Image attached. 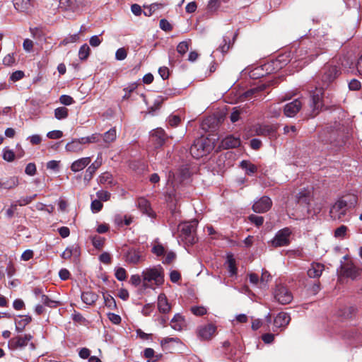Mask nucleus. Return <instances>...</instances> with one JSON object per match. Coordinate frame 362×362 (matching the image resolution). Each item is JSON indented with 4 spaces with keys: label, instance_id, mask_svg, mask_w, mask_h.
Returning a JSON list of instances; mask_svg holds the SVG:
<instances>
[{
    "label": "nucleus",
    "instance_id": "42",
    "mask_svg": "<svg viewBox=\"0 0 362 362\" xmlns=\"http://www.w3.org/2000/svg\"><path fill=\"white\" fill-rule=\"evenodd\" d=\"M83 6L84 0H71L69 10L75 12L78 11Z\"/></svg>",
    "mask_w": 362,
    "mask_h": 362
},
{
    "label": "nucleus",
    "instance_id": "24",
    "mask_svg": "<svg viewBox=\"0 0 362 362\" xmlns=\"http://www.w3.org/2000/svg\"><path fill=\"white\" fill-rule=\"evenodd\" d=\"M158 308L160 313L164 314L169 313L171 310V306L164 293L159 294L158 297Z\"/></svg>",
    "mask_w": 362,
    "mask_h": 362
},
{
    "label": "nucleus",
    "instance_id": "50",
    "mask_svg": "<svg viewBox=\"0 0 362 362\" xmlns=\"http://www.w3.org/2000/svg\"><path fill=\"white\" fill-rule=\"evenodd\" d=\"M37 197V194H34L33 196H27L25 197H21L20 199H18L17 202L18 206H25L28 204H30V202H33V200H34L35 199V197Z\"/></svg>",
    "mask_w": 362,
    "mask_h": 362
},
{
    "label": "nucleus",
    "instance_id": "57",
    "mask_svg": "<svg viewBox=\"0 0 362 362\" xmlns=\"http://www.w3.org/2000/svg\"><path fill=\"white\" fill-rule=\"evenodd\" d=\"M25 76V74L23 71H16L10 76V80L16 82L22 79Z\"/></svg>",
    "mask_w": 362,
    "mask_h": 362
},
{
    "label": "nucleus",
    "instance_id": "12",
    "mask_svg": "<svg viewBox=\"0 0 362 362\" xmlns=\"http://www.w3.org/2000/svg\"><path fill=\"white\" fill-rule=\"evenodd\" d=\"M33 339V336L30 334L24 336L18 335L11 339L8 345L11 349H22L28 345V342Z\"/></svg>",
    "mask_w": 362,
    "mask_h": 362
},
{
    "label": "nucleus",
    "instance_id": "59",
    "mask_svg": "<svg viewBox=\"0 0 362 362\" xmlns=\"http://www.w3.org/2000/svg\"><path fill=\"white\" fill-rule=\"evenodd\" d=\"M59 102L65 105H70L74 103V99L67 95H62L59 98Z\"/></svg>",
    "mask_w": 362,
    "mask_h": 362
},
{
    "label": "nucleus",
    "instance_id": "62",
    "mask_svg": "<svg viewBox=\"0 0 362 362\" xmlns=\"http://www.w3.org/2000/svg\"><path fill=\"white\" fill-rule=\"evenodd\" d=\"M25 173L30 176L34 175L36 173L35 164L33 163H28L25 167Z\"/></svg>",
    "mask_w": 362,
    "mask_h": 362
},
{
    "label": "nucleus",
    "instance_id": "58",
    "mask_svg": "<svg viewBox=\"0 0 362 362\" xmlns=\"http://www.w3.org/2000/svg\"><path fill=\"white\" fill-rule=\"evenodd\" d=\"M16 62L14 55L13 54H8L4 59H3V64L5 66H12Z\"/></svg>",
    "mask_w": 362,
    "mask_h": 362
},
{
    "label": "nucleus",
    "instance_id": "7",
    "mask_svg": "<svg viewBox=\"0 0 362 362\" xmlns=\"http://www.w3.org/2000/svg\"><path fill=\"white\" fill-rule=\"evenodd\" d=\"M292 231L289 228L279 230L271 240V245L274 247L287 246L290 244V237Z\"/></svg>",
    "mask_w": 362,
    "mask_h": 362
},
{
    "label": "nucleus",
    "instance_id": "10",
    "mask_svg": "<svg viewBox=\"0 0 362 362\" xmlns=\"http://www.w3.org/2000/svg\"><path fill=\"white\" fill-rule=\"evenodd\" d=\"M272 206V199L267 196H263L254 203L252 209L255 213L262 214L268 211Z\"/></svg>",
    "mask_w": 362,
    "mask_h": 362
},
{
    "label": "nucleus",
    "instance_id": "39",
    "mask_svg": "<svg viewBox=\"0 0 362 362\" xmlns=\"http://www.w3.org/2000/svg\"><path fill=\"white\" fill-rule=\"evenodd\" d=\"M90 49L87 44L83 45L78 51V57L81 60H86L90 54Z\"/></svg>",
    "mask_w": 362,
    "mask_h": 362
},
{
    "label": "nucleus",
    "instance_id": "55",
    "mask_svg": "<svg viewBox=\"0 0 362 362\" xmlns=\"http://www.w3.org/2000/svg\"><path fill=\"white\" fill-rule=\"evenodd\" d=\"M115 276L117 279V280H119V281L125 280L127 278L126 270L122 267H119V268L117 269V270L115 272Z\"/></svg>",
    "mask_w": 362,
    "mask_h": 362
},
{
    "label": "nucleus",
    "instance_id": "13",
    "mask_svg": "<svg viewBox=\"0 0 362 362\" xmlns=\"http://www.w3.org/2000/svg\"><path fill=\"white\" fill-rule=\"evenodd\" d=\"M126 262L132 264H137L144 260L141 252L139 249L130 248L124 255Z\"/></svg>",
    "mask_w": 362,
    "mask_h": 362
},
{
    "label": "nucleus",
    "instance_id": "18",
    "mask_svg": "<svg viewBox=\"0 0 362 362\" xmlns=\"http://www.w3.org/2000/svg\"><path fill=\"white\" fill-rule=\"evenodd\" d=\"M216 327L212 324L200 327L198 329V337L202 340L210 339L214 334Z\"/></svg>",
    "mask_w": 362,
    "mask_h": 362
},
{
    "label": "nucleus",
    "instance_id": "8",
    "mask_svg": "<svg viewBox=\"0 0 362 362\" xmlns=\"http://www.w3.org/2000/svg\"><path fill=\"white\" fill-rule=\"evenodd\" d=\"M324 86L321 88H316L310 93L311 97V106L313 107V117L317 115L319 112V110L322 107V95Z\"/></svg>",
    "mask_w": 362,
    "mask_h": 362
},
{
    "label": "nucleus",
    "instance_id": "54",
    "mask_svg": "<svg viewBox=\"0 0 362 362\" xmlns=\"http://www.w3.org/2000/svg\"><path fill=\"white\" fill-rule=\"evenodd\" d=\"M96 195L98 198V200L106 202L110 199V193L107 191L105 190H100L96 193Z\"/></svg>",
    "mask_w": 362,
    "mask_h": 362
},
{
    "label": "nucleus",
    "instance_id": "1",
    "mask_svg": "<svg viewBox=\"0 0 362 362\" xmlns=\"http://www.w3.org/2000/svg\"><path fill=\"white\" fill-rule=\"evenodd\" d=\"M343 125L338 122L334 124L327 125L319 135V138L322 143L332 144L337 142V136L342 132Z\"/></svg>",
    "mask_w": 362,
    "mask_h": 362
},
{
    "label": "nucleus",
    "instance_id": "63",
    "mask_svg": "<svg viewBox=\"0 0 362 362\" xmlns=\"http://www.w3.org/2000/svg\"><path fill=\"white\" fill-rule=\"evenodd\" d=\"M152 252L157 256H161L165 253V248L162 245L158 244L153 246Z\"/></svg>",
    "mask_w": 362,
    "mask_h": 362
},
{
    "label": "nucleus",
    "instance_id": "17",
    "mask_svg": "<svg viewBox=\"0 0 362 362\" xmlns=\"http://www.w3.org/2000/svg\"><path fill=\"white\" fill-rule=\"evenodd\" d=\"M276 127L274 125H257L255 127V132L258 136L275 137Z\"/></svg>",
    "mask_w": 362,
    "mask_h": 362
},
{
    "label": "nucleus",
    "instance_id": "43",
    "mask_svg": "<svg viewBox=\"0 0 362 362\" xmlns=\"http://www.w3.org/2000/svg\"><path fill=\"white\" fill-rule=\"evenodd\" d=\"M101 134H93L90 136L82 137V142L85 144H90V143H97L101 139Z\"/></svg>",
    "mask_w": 362,
    "mask_h": 362
},
{
    "label": "nucleus",
    "instance_id": "14",
    "mask_svg": "<svg viewBox=\"0 0 362 362\" xmlns=\"http://www.w3.org/2000/svg\"><path fill=\"white\" fill-rule=\"evenodd\" d=\"M103 159L101 153L98 155L96 160L90 164L86 170V173L83 177L84 181H87L88 182L92 180L94 174L97 171V170L102 165Z\"/></svg>",
    "mask_w": 362,
    "mask_h": 362
},
{
    "label": "nucleus",
    "instance_id": "20",
    "mask_svg": "<svg viewBox=\"0 0 362 362\" xmlns=\"http://www.w3.org/2000/svg\"><path fill=\"white\" fill-rule=\"evenodd\" d=\"M91 162L90 157H83L74 161L71 165V170L74 173L81 171L86 168Z\"/></svg>",
    "mask_w": 362,
    "mask_h": 362
},
{
    "label": "nucleus",
    "instance_id": "44",
    "mask_svg": "<svg viewBox=\"0 0 362 362\" xmlns=\"http://www.w3.org/2000/svg\"><path fill=\"white\" fill-rule=\"evenodd\" d=\"M220 4V0H209L207 5V11L211 13L216 12L219 8Z\"/></svg>",
    "mask_w": 362,
    "mask_h": 362
},
{
    "label": "nucleus",
    "instance_id": "11",
    "mask_svg": "<svg viewBox=\"0 0 362 362\" xmlns=\"http://www.w3.org/2000/svg\"><path fill=\"white\" fill-rule=\"evenodd\" d=\"M320 53L316 52L313 54L311 52H308L306 49L300 47L296 52V61L303 62V65H305L314 60Z\"/></svg>",
    "mask_w": 362,
    "mask_h": 362
},
{
    "label": "nucleus",
    "instance_id": "49",
    "mask_svg": "<svg viewBox=\"0 0 362 362\" xmlns=\"http://www.w3.org/2000/svg\"><path fill=\"white\" fill-rule=\"evenodd\" d=\"M79 40L78 33H76L74 35H71L66 37H65L62 42L61 45H66L69 43L76 42Z\"/></svg>",
    "mask_w": 362,
    "mask_h": 362
},
{
    "label": "nucleus",
    "instance_id": "29",
    "mask_svg": "<svg viewBox=\"0 0 362 362\" xmlns=\"http://www.w3.org/2000/svg\"><path fill=\"white\" fill-rule=\"evenodd\" d=\"M267 86L265 84H261L257 86L255 88H251L247 91H245L242 95L241 98L243 99H248L252 97H257V94L261 91L265 90Z\"/></svg>",
    "mask_w": 362,
    "mask_h": 362
},
{
    "label": "nucleus",
    "instance_id": "19",
    "mask_svg": "<svg viewBox=\"0 0 362 362\" xmlns=\"http://www.w3.org/2000/svg\"><path fill=\"white\" fill-rule=\"evenodd\" d=\"M136 205L138 209L144 214H146L149 217H154L155 214L153 211L149 202L144 198L139 197L136 201Z\"/></svg>",
    "mask_w": 362,
    "mask_h": 362
},
{
    "label": "nucleus",
    "instance_id": "40",
    "mask_svg": "<svg viewBox=\"0 0 362 362\" xmlns=\"http://www.w3.org/2000/svg\"><path fill=\"white\" fill-rule=\"evenodd\" d=\"M68 109L65 107H59L54 110V117L57 119H63L68 117Z\"/></svg>",
    "mask_w": 362,
    "mask_h": 362
},
{
    "label": "nucleus",
    "instance_id": "61",
    "mask_svg": "<svg viewBox=\"0 0 362 362\" xmlns=\"http://www.w3.org/2000/svg\"><path fill=\"white\" fill-rule=\"evenodd\" d=\"M361 87V82L357 79H352L349 83V88L351 90H358Z\"/></svg>",
    "mask_w": 362,
    "mask_h": 362
},
{
    "label": "nucleus",
    "instance_id": "15",
    "mask_svg": "<svg viewBox=\"0 0 362 362\" xmlns=\"http://www.w3.org/2000/svg\"><path fill=\"white\" fill-rule=\"evenodd\" d=\"M302 103L298 99H296L285 105L284 109V114L288 117H294L300 111Z\"/></svg>",
    "mask_w": 362,
    "mask_h": 362
},
{
    "label": "nucleus",
    "instance_id": "35",
    "mask_svg": "<svg viewBox=\"0 0 362 362\" xmlns=\"http://www.w3.org/2000/svg\"><path fill=\"white\" fill-rule=\"evenodd\" d=\"M240 166L243 169L245 170L248 175L254 174L257 170V166L248 160H243L240 163Z\"/></svg>",
    "mask_w": 362,
    "mask_h": 362
},
{
    "label": "nucleus",
    "instance_id": "6",
    "mask_svg": "<svg viewBox=\"0 0 362 362\" xmlns=\"http://www.w3.org/2000/svg\"><path fill=\"white\" fill-rule=\"evenodd\" d=\"M347 202L339 199H338L329 209V216L333 221H345L344 218L348 212Z\"/></svg>",
    "mask_w": 362,
    "mask_h": 362
},
{
    "label": "nucleus",
    "instance_id": "56",
    "mask_svg": "<svg viewBox=\"0 0 362 362\" xmlns=\"http://www.w3.org/2000/svg\"><path fill=\"white\" fill-rule=\"evenodd\" d=\"M160 28L166 32L171 31L173 30V26L166 19H161L159 23Z\"/></svg>",
    "mask_w": 362,
    "mask_h": 362
},
{
    "label": "nucleus",
    "instance_id": "33",
    "mask_svg": "<svg viewBox=\"0 0 362 362\" xmlns=\"http://www.w3.org/2000/svg\"><path fill=\"white\" fill-rule=\"evenodd\" d=\"M98 182L100 185H112L113 184L112 175L109 172L103 173L98 178Z\"/></svg>",
    "mask_w": 362,
    "mask_h": 362
},
{
    "label": "nucleus",
    "instance_id": "27",
    "mask_svg": "<svg viewBox=\"0 0 362 362\" xmlns=\"http://www.w3.org/2000/svg\"><path fill=\"white\" fill-rule=\"evenodd\" d=\"M296 199L297 203L303 207H308L311 199L310 192L307 191L300 192Z\"/></svg>",
    "mask_w": 362,
    "mask_h": 362
},
{
    "label": "nucleus",
    "instance_id": "34",
    "mask_svg": "<svg viewBox=\"0 0 362 362\" xmlns=\"http://www.w3.org/2000/svg\"><path fill=\"white\" fill-rule=\"evenodd\" d=\"M101 138H103L105 143L110 144L116 139V129L115 128H112L103 134H101Z\"/></svg>",
    "mask_w": 362,
    "mask_h": 362
},
{
    "label": "nucleus",
    "instance_id": "4",
    "mask_svg": "<svg viewBox=\"0 0 362 362\" xmlns=\"http://www.w3.org/2000/svg\"><path fill=\"white\" fill-rule=\"evenodd\" d=\"M197 221L182 223L178 226L180 237L187 244L192 245L196 242L195 231Z\"/></svg>",
    "mask_w": 362,
    "mask_h": 362
},
{
    "label": "nucleus",
    "instance_id": "64",
    "mask_svg": "<svg viewBox=\"0 0 362 362\" xmlns=\"http://www.w3.org/2000/svg\"><path fill=\"white\" fill-rule=\"evenodd\" d=\"M103 208V204L98 199H95L91 202V209L93 212H99Z\"/></svg>",
    "mask_w": 362,
    "mask_h": 362
},
{
    "label": "nucleus",
    "instance_id": "16",
    "mask_svg": "<svg viewBox=\"0 0 362 362\" xmlns=\"http://www.w3.org/2000/svg\"><path fill=\"white\" fill-rule=\"evenodd\" d=\"M151 138L155 143V147L158 148L165 144L168 137L163 129L157 128L153 131Z\"/></svg>",
    "mask_w": 362,
    "mask_h": 362
},
{
    "label": "nucleus",
    "instance_id": "47",
    "mask_svg": "<svg viewBox=\"0 0 362 362\" xmlns=\"http://www.w3.org/2000/svg\"><path fill=\"white\" fill-rule=\"evenodd\" d=\"M249 221L257 226H260L264 223V218L262 216L251 214L248 216Z\"/></svg>",
    "mask_w": 362,
    "mask_h": 362
},
{
    "label": "nucleus",
    "instance_id": "31",
    "mask_svg": "<svg viewBox=\"0 0 362 362\" xmlns=\"http://www.w3.org/2000/svg\"><path fill=\"white\" fill-rule=\"evenodd\" d=\"M98 298V296L92 291H84L81 294V299L87 305L94 304Z\"/></svg>",
    "mask_w": 362,
    "mask_h": 362
},
{
    "label": "nucleus",
    "instance_id": "60",
    "mask_svg": "<svg viewBox=\"0 0 362 362\" xmlns=\"http://www.w3.org/2000/svg\"><path fill=\"white\" fill-rule=\"evenodd\" d=\"M63 136V132L60 130H53L49 132L47 134V136L51 139H57L62 138Z\"/></svg>",
    "mask_w": 362,
    "mask_h": 362
},
{
    "label": "nucleus",
    "instance_id": "32",
    "mask_svg": "<svg viewBox=\"0 0 362 362\" xmlns=\"http://www.w3.org/2000/svg\"><path fill=\"white\" fill-rule=\"evenodd\" d=\"M14 8L20 12H27L30 8V0H13Z\"/></svg>",
    "mask_w": 362,
    "mask_h": 362
},
{
    "label": "nucleus",
    "instance_id": "41",
    "mask_svg": "<svg viewBox=\"0 0 362 362\" xmlns=\"http://www.w3.org/2000/svg\"><path fill=\"white\" fill-rule=\"evenodd\" d=\"M18 185V180L17 177H13L10 179L8 182H0V188L4 189H12Z\"/></svg>",
    "mask_w": 362,
    "mask_h": 362
},
{
    "label": "nucleus",
    "instance_id": "22",
    "mask_svg": "<svg viewBox=\"0 0 362 362\" xmlns=\"http://www.w3.org/2000/svg\"><path fill=\"white\" fill-rule=\"evenodd\" d=\"M84 144H85L82 142V137L75 139L66 144L65 149L70 153H79L83 150Z\"/></svg>",
    "mask_w": 362,
    "mask_h": 362
},
{
    "label": "nucleus",
    "instance_id": "23",
    "mask_svg": "<svg viewBox=\"0 0 362 362\" xmlns=\"http://www.w3.org/2000/svg\"><path fill=\"white\" fill-rule=\"evenodd\" d=\"M240 145V140L239 138L229 135L221 141L220 146L224 149H228L238 147Z\"/></svg>",
    "mask_w": 362,
    "mask_h": 362
},
{
    "label": "nucleus",
    "instance_id": "25",
    "mask_svg": "<svg viewBox=\"0 0 362 362\" xmlns=\"http://www.w3.org/2000/svg\"><path fill=\"white\" fill-rule=\"evenodd\" d=\"M341 273L346 277L354 279L358 276V270L352 263H346L341 266Z\"/></svg>",
    "mask_w": 362,
    "mask_h": 362
},
{
    "label": "nucleus",
    "instance_id": "36",
    "mask_svg": "<svg viewBox=\"0 0 362 362\" xmlns=\"http://www.w3.org/2000/svg\"><path fill=\"white\" fill-rule=\"evenodd\" d=\"M227 263L228 267V272H230L231 276L236 274L237 273V267L235 266V259L233 257L232 254H228L227 255Z\"/></svg>",
    "mask_w": 362,
    "mask_h": 362
},
{
    "label": "nucleus",
    "instance_id": "53",
    "mask_svg": "<svg viewBox=\"0 0 362 362\" xmlns=\"http://www.w3.org/2000/svg\"><path fill=\"white\" fill-rule=\"evenodd\" d=\"M103 243H104V238H103L100 236H98V235H95L93 237L92 244L95 248H97V249L101 248L103 245Z\"/></svg>",
    "mask_w": 362,
    "mask_h": 362
},
{
    "label": "nucleus",
    "instance_id": "30",
    "mask_svg": "<svg viewBox=\"0 0 362 362\" xmlns=\"http://www.w3.org/2000/svg\"><path fill=\"white\" fill-rule=\"evenodd\" d=\"M20 317V320H16V330L18 333L22 332L24 330L25 326L28 325L32 320L31 317L28 315L21 316Z\"/></svg>",
    "mask_w": 362,
    "mask_h": 362
},
{
    "label": "nucleus",
    "instance_id": "52",
    "mask_svg": "<svg viewBox=\"0 0 362 362\" xmlns=\"http://www.w3.org/2000/svg\"><path fill=\"white\" fill-rule=\"evenodd\" d=\"M3 158L8 162H11L15 159V153L12 150L5 148L4 150Z\"/></svg>",
    "mask_w": 362,
    "mask_h": 362
},
{
    "label": "nucleus",
    "instance_id": "37",
    "mask_svg": "<svg viewBox=\"0 0 362 362\" xmlns=\"http://www.w3.org/2000/svg\"><path fill=\"white\" fill-rule=\"evenodd\" d=\"M348 230L347 226L341 225L334 230V236L338 239H344L346 237Z\"/></svg>",
    "mask_w": 362,
    "mask_h": 362
},
{
    "label": "nucleus",
    "instance_id": "5",
    "mask_svg": "<svg viewBox=\"0 0 362 362\" xmlns=\"http://www.w3.org/2000/svg\"><path fill=\"white\" fill-rule=\"evenodd\" d=\"M212 150L210 141L206 138H199L196 139L190 148L191 155L196 158L202 157Z\"/></svg>",
    "mask_w": 362,
    "mask_h": 362
},
{
    "label": "nucleus",
    "instance_id": "46",
    "mask_svg": "<svg viewBox=\"0 0 362 362\" xmlns=\"http://www.w3.org/2000/svg\"><path fill=\"white\" fill-rule=\"evenodd\" d=\"M189 49V43L187 41H182L177 46V51L181 55L183 56Z\"/></svg>",
    "mask_w": 362,
    "mask_h": 362
},
{
    "label": "nucleus",
    "instance_id": "45",
    "mask_svg": "<svg viewBox=\"0 0 362 362\" xmlns=\"http://www.w3.org/2000/svg\"><path fill=\"white\" fill-rule=\"evenodd\" d=\"M103 297H104L105 305L107 307H108L110 309H114L116 308L115 300L111 295H110V294L104 295Z\"/></svg>",
    "mask_w": 362,
    "mask_h": 362
},
{
    "label": "nucleus",
    "instance_id": "28",
    "mask_svg": "<svg viewBox=\"0 0 362 362\" xmlns=\"http://www.w3.org/2000/svg\"><path fill=\"white\" fill-rule=\"evenodd\" d=\"M185 325V319L180 314H175L170 321L171 327L177 331H181Z\"/></svg>",
    "mask_w": 362,
    "mask_h": 362
},
{
    "label": "nucleus",
    "instance_id": "9",
    "mask_svg": "<svg viewBox=\"0 0 362 362\" xmlns=\"http://www.w3.org/2000/svg\"><path fill=\"white\" fill-rule=\"evenodd\" d=\"M274 298L279 303L286 305L291 302L293 296L286 287L279 285L274 291Z\"/></svg>",
    "mask_w": 362,
    "mask_h": 362
},
{
    "label": "nucleus",
    "instance_id": "48",
    "mask_svg": "<svg viewBox=\"0 0 362 362\" xmlns=\"http://www.w3.org/2000/svg\"><path fill=\"white\" fill-rule=\"evenodd\" d=\"M190 310L197 316H202L206 313V308L204 306H192Z\"/></svg>",
    "mask_w": 362,
    "mask_h": 362
},
{
    "label": "nucleus",
    "instance_id": "38",
    "mask_svg": "<svg viewBox=\"0 0 362 362\" xmlns=\"http://www.w3.org/2000/svg\"><path fill=\"white\" fill-rule=\"evenodd\" d=\"M355 309L353 307H344L339 310L338 315L344 319H348L351 317Z\"/></svg>",
    "mask_w": 362,
    "mask_h": 362
},
{
    "label": "nucleus",
    "instance_id": "21",
    "mask_svg": "<svg viewBox=\"0 0 362 362\" xmlns=\"http://www.w3.org/2000/svg\"><path fill=\"white\" fill-rule=\"evenodd\" d=\"M291 317L284 312L279 313L274 320V325L276 328H285L289 323Z\"/></svg>",
    "mask_w": 362,
    "mask_h": 362
},
{
    "label": "nucleus",
    "instance_id": "3",
    "mask_svg": "<svg viewBox=\"0 0 362 362\" xmlns=\"http://www.w3.org/2000/svg\"><path fill=\"white\" fill-rule=\"evenodd\" d=\"M143 286L146 288L151 287L148 284L154 281L157 286L163 284L164 281V274L161 268H149L142 272Z\"/></svg>",
    "mask_w": 362,
    "mask_h": 362
},
{
    "label": "nucleus",
    "instance_id": "2",
    "mask_svg": "<svg viewBox=\"0 0 362 362\" xmlns=\"http://www.w3.org/2000/svg\"><path fill=\"white\" fill-rule=\"evenodd\" d=\"M341 74L339 66L327 63L320 70V78L322 86L328 87Z\"/></svg>",
    "mask_w": 362,
    "mask_h": 362
},
{
    "label": "nucleus",
    "instance_id": "51",
    "mask_svg": "<svg viewBox=\"0 0 362 362\" xmlns=\"http://www.w3.org/2000/svg\"><path fill=\"white\" fill-rule=\"evenodd\" d=\"M41 301L47 306L54 308L58 305V302L52 300L46 295H42Z\"/></svg>",
    "mask_w": 362,
    "mask_h": 362
},
{
    "label": "nucleus",
    "instance_id": "26",
    "mask_svg": "<svg viewBox=\"0 0 362 362\" xmlns=\"http://www.w3.org/2000/svg\"><path fill=\"white\" fill-rule=\"evenodd\" d=\"M324 265L320 263L313 264L308 270V276L310 278H318L322 275Z\"/></svg>",
    "mask_w": 362,
    "mask_h": 362
}]
</instances>
